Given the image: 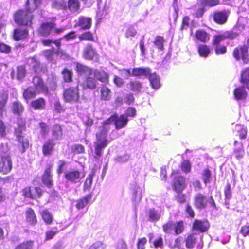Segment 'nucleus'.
Wrapping results in <instances>:
<instances>
[{
  "label": "nucleus",
  "mask_w": 249,
  "mask_h": 249,
  "mask_svg": "<svg viewBox=\"0 0 249 249\" xmlns=\"http://www.w3.org/2000/svg\"><path fill=\"white\" fill-rule=\"evenodd\" d=\"M41 0H33L34 6L31 7L29 0H27L25 8L16 11L14 14L15 22L20 26L31 27L34 16L33 12L41 4Z\"/></svg>",
  "instance_id": "obj_1"
},
{
  "label": "nucleus",
  "mask_w": 249,
  "mask_h": 249,
  "mask_svg": "<svg viewBox=\"0 0 249 249\" xmlns=\"http://www.w3.org/2000/svg\"><path fill=\"white\" fill-rule=\"evenodd\" d=\"M208 202L210 203L211 206L214 210L217 209V207L213 196L209 197L205 194L198 192L195 194L193 198V203L195 207L201 210L205 209L208 206Z\"/></svg>",
  "instance_id": "obj_2"
},
{
  "label": "nucleus",
  "mask_w": 249,
  "mask_h": 249,
  "mask_svg": "<svg viewBox=\"0 0 249 249\" xmlns=\"http://www.w3.org/2000/svg\"><path fill=\"white\" fill-rule=\"evenodd\" d=\"M179 170H173L171 173V186L176 193L182 192L186 187V178L179 174Z\"/></svg>",
  "instance_id": "obj_3"
},
{
  "label": "nucleus",
  "mask_w": 249,
  "mask_h": 249,
  "mask_svg": "<svg viewBox=\"0 0 249 249\" xmlns=\"http://www.w3.org/2000/svg\"><path fill=\"white\" fill-rule=\"evenodd\" d=\"M96 141L94 142V152L98 157L103 155L102 151L108 144L107 138V130H101L95 134Z\"/></svg>",
  "instance_id": "obj_4"
},
{
  "label": "nucleus",
  "mask_w": 249,
  "mask_h": 249,
  "mask_svg": "<svg viewBox=\"0 0 249 249\" xmlns=\"http://www.w3.org/2000/svg\"><path fill=\"white\" fill-rule=\"evenodd\" d=\"M65 102L68 103H78L80 99V93L78 86H70L65 89L62 93Z\"/></svg>",
  "instance_id": "obj_5"
},
{
  "label": "nucleus",
  "mask_w": 249,
  "mask_h": 249,
  "mask_svg": "<svg viewBox=\"0 0 249 249\" xmlns=\"http://www.w3.org/2000/svg\"><path fill=\"white\" fill-rule=\"evenodd\" d=\"M238 33L233 30H226L222 33H218L213 36L212 45H218L225 40H232L238 37Z\"/></svg>",
  "instance_id": "obj_6"
},
{
  "label": "nucleus",
  "mask_w": 249,
  "mask_h": 249,
  "mask_svg": "<svg viewBox=\"0 0 249 249\" xmlns=\"http://www.w3.org/2000/svg\"><path fill=\"white\" fill-rule=\"evenodd\" d=\"M44 190L38 186H28L24 187L22 190V195L26 198L31 199L40 198L43 195Z\"/></svg>",
  "instance_id": "obj_7"
},
{
  "label": "nucleus",
  "mask_w": 249,
  "mask_h": 249,
  "mask_svg": "<svg viewBox=\"0 0 249 249\" xmlns=\"http://www.w3.org/2000/svg\"><path fill=\"white\" fill-rule=\"evenodd\" d=\"M232 56L236 61L242 60L244 64H249V53L246 46L241 45L235 47L233 50Z\"/></svg>",
  "instance_id": "obj_8"
},
{
  "label": "nucleus",
  "mask_w": 249,
  "mask_h": 249,
  "mask_svg": "<svg viewBox=\"0 0 249 249\" xmlns=\"http://www.w3.org/2000/svg\"><path fill=\"white\" fill-rule=\"evenodd\" d=\"M32 83L34 89L39 94L47 95L49 94L48 87L40 76H34L32 78Z\"/></svg>",
  "instance_id": "obj_9"
},
{
  "label": "nucleus",
  "mask_w": 249,
  "mask_h": 249,
  "mask_svg": "<svg viewBox=\"0 0 249 249\" xmlns=\"http://www.w3.org/2000/svg\"><path fill=\"white\" fill-rule=\"evenodd\" d=\"M210 224L206 219H194L192 222L191 230L198 233H205L208 231Z\"/></svg>",
  "instance_id": "obj_10"
},
{
  "label": "nucleus",
  "mask_w": 249,
  "mask_h": 249,
  "mask_svg": "<svg viewBox=\"0 0 249 249\" xmlns=\"http://www.w3.org/2000/svg\"><path fill=\"white\" fill-rule=\"evenodd\" d=\"M12 168L13 162L11 156L9 155L2 156L0 160V174H8Z\"/></svg>",
  "instance_id": "obj_11"
},
{
  "label": "nucleus",
  "mask_w": 249,
  "mask_h": 249,
  "mask_svg": "<svg viewBox=\"0 0 249 249\" xmlns=\"http://www.w3.org/2000/svg\"><path fill=\"white\" fill-rule=\"evenodd\" d=\"M114 125L115 129L120 130L126 126L129 122V119L124 114L118 115L116 112L113 114Z\"/></svg>",
  "instance_id": "obj_12"
},
{
  "label": "nucleus",
  "mask_w": 249,
  "mask_h": 249,
  "mask_svg": "<svg viewBox=\"0 0 249 249\" xmlns=\"http://www.w3.org/2000/svg\"><path fill=\"white\" fill-rule=\"evenodd\" d=\"M55 27L56 24L53 22L42 23L37 30V33L39 36L47 37L50 35Z\"/></svg>",
  "instance_id": "obj_13"
},
{
  "label": "nucleus",
  "mask_w": 249,
  "mask_h": 249,
  "mask_svg": "<svg viewBox=\"0 0 249 249\" xmlns=\"http://www.w3.org/2000/svg\"><path fill=\"white\" fill-rule=\"evenodd\" d=\"M92 19L91 18L80 16L75 22L74 27L79 28L82 30H89L92 26Z\"/></svg>",
  "instance_id": "obj_14"
},
{
  "label": "nucleus",
  "mask_w": 249,
  "mask_h": 249,
  "mask_svg": "<svg viewBox=\"0 0 249 249\" xmlns=\"http://www.w3.org/2000/svg\"><path fill=\"white\" fill-rule=\"evenodd\" d=\"M29 36V30L27 28L18 27L13 31L12 38L16 41H22L28 38Z\"/></svg>",
  "instance_id": "obj_15"
},
{
  "label": "nucleus",
  "mask_w": 249,
  "mask_h": 249,
  "mask_svg": "<svg viewBox=\"0 0 249 249\" xmlns=\"http://www.w3.org/2000/svg\"><path fill=\"white\" fill-rule=\"evenodd\" d=\"M82 56L84 59L88 60L97 59L99 57L95 48L90 44L86 45L83 51Z\"/></svg>",
  "instance_id": "obj_16"
},
{
  "label": "nucleus",
  "mask_w": 249,
  "mask_h": 249,
  "mask_svg": "<svg viewBox=\"0 0 249 249\" xmlns=\"http://www.w3.org/2000/svg\"><path fill=\"white\" fill-rule=\"evenodd\" d=\"M42 183L47 188H51L53 186V181L51 174V167L49 166L46 168L41 176Z\"/></svg>",
  "instance_id": "obj_17"
},
{
  "label": "nucleus",
  "mask_w": 249,
  "mask_h": 249,
  "mask_svg": "<svg viewBox=\"0 0 249 249\" xmlns=\"http://www.w3.org/2000/svg\"><path fill=\"white\" fill-rule=\"evenodd\" d=\"M194 37L196 41L206 43L210 41L211 35L204 29H198L195 31Z\"/></svg>",
  "instance_id": "obj_18"
},
{
  "label": "nucleus",
  "mask_w": 249,
  "mask_h": 249,
  "mask_svg": "<svg viewBox=\"0 0 249 249\" xmlns=\"http://www.w3.org/2000/svg\"><path fill=\"white\" fill-rule=\"evenodd\" d=\"M10 75L12 79L15 78L19 81L23 80L26 75L25 66L23 65L18 66L16 71L12 69Z\"/></svg>",
  "instance_id": "obj_19"
},
{
  "label": "nucleus",
  "mask_w": 249,
  "mask_h": 249,
  "mask_svg": "<svg viewBox=\"0 0 249 249\" xmlns=\"http://www.w3.org/2000/svg\"><path fill=\"white\" fill-rule=\"evenodd\" d=\"M81 173L78 170L67 171L64 174V178L71 182L76 183L79 182L84 177Z\"/></svg>",
  "instance_id": "obj_20"
},
{
  "label": "nucleus",
  "mask_w": 249,
  "mask_h": 249,
  "mask_svg": "<svg viewBox=\"0 0 249 249\" xmlns=\"http://www.w3.org/2000/svg\"><path fill=\"white\" fill-rule=\"evenodd\" d=\"M212 17L215 23L223 25L227 22L228 16L225 11H215L213 12Z\"/></svg>",
  "instance_id": "obj_21"
},
{
  "label": "nucleus",
  "mask_w": 249,
  "mask_h": 249,
  "mask_svg": "<svg viewBox=\"0 0 249 249\" xmlns=\"http://www.w3.org/2000/svg\"><path fill=\"white\" fill-rule=\"evenodd\" d=\"M9 100V93L7 90L3 89L0 91V117L3 116L6 111V106Z\"/></svg>",
  "instance_id": "obj_22"
},
{
  "label": "nucleus",
  "mask_w": 249,
  "mask_h": 249,
  "mask_svg": "<svg viewBox=\"0 0 249 249\" xmlns=\"http://www.w3.org/2000/svg\"><path fill=\"white\" fill-rule=\"evenodd\" d=\"M18 142L17 147L18 151L21 153H24L30 146L29 140L23 135L15 136Z\"/></svg>",
  "instance_id": "obj_23"
},
{
  "label": "nucleus",
  "mask_w": 249,
  "mask_h": 249,
  "mask_svg": "<svg viewBox=\"0 0 249 249\" xmlns=\"http://www.w3.org/2000/svg\"><path fill=\"white\" fill-rule=\"evenodd\" d=\"M55 146V143L52 139L44 142L42 147V152L44 156H48L52 154Z\"/></svg>",
  "instance_id": "obj_24"
},
{
  "label": "nucleus",
  "mask_w": 249,
  "mask_h": 249,
  "mask_svg": "<svg viewBox=\"0 0 249 249\" xmlns=\"http://www.w3.org/2000/svg\"><path fill=\"white\" fill-rule=\"evenodd\" d=\"M93 197L92 193H90L85 196L76 200L75 207L77 210H81L92 201Z\"/></svg>",
  "instance_id": "obj_25"
},
{
  "label": "nucleus",
  "mask_w": 249,
  "mask_h": 249,
  "mask_svg": "<svg viewBox=\"0 0 249 249\" xmlns=\"http://www.w3.org/2000/svg\"><path fill=\"white\" fill-rule=\"evenodd\" d=\"M17 127L14 128V133L15 136L22 135V132L26 128V121L24 118L18 117L17 119Z\"/></svg>",
  "instance_id": "obj_26"
},
{
  "label": "nucleus",
  "mask_w": 249,
  "mask_h": 249,
  "mask_svg": "<svg viewBox=\"0 0 249 249\" xmlns=\"http://www.w3.org/2000/svg\"><path fill=\"white\" fill-rule=\"evenodd\" d=\"M26 220L30 225L35 226L37 223V218L34 210L29 207L25 212Z\"/></svg>",
  "instance_id": "obj_27"
},
{
  "label": "nucleus",
  "mask_w": 249,
  "mask_h": 249,
  "mask_svg": "<svg viewBox=\"0 0 249 249\" xmlns=\"http://www.w3.org/2000/svg\"><path fill=\"white\" fill-rule=\"evenodd\" d=\"M75 71L78 75H91L93 73V69L83 64L77 62L75 64Z\"/></svg>",
  "instance_id": "obj_28"
},
{
  "label": "nucleus",
  "mask_w": 249,
  "mask_h": 249,
  "mask_svg": "<svg viewBox=\"0 0 249 249\" xmlns=\"http://www.w3.org/2000/svg\"><path fill=\"white\" fill-rule=\"evenodd\" d=\"M233 96L235 99L237 100H244L248 96V92L245 87L239 86L235 88L233 91Z\"/></svg>",
  "instance_id": "obj_29"
},
{
  "label": "nucleus",
  "mask_w": 249,
  "mask_h": 249,
  "mask_svg": "<svg viewBox=\"0 0 249 249\" xmlns=\"http://www.w3.org/2000/svg\"><path fill=\"white\" fill-rule=\"evenodd\" d=\"M99 97L102 101H109L112 98L111 89L106 85H102L99 90Z\"/></svg>",
  "instance_id": "obj_30"
},
{
  "label": "nucleus",
  "mask_w": 249,
  "mask_h": 249,
  "mask_svg": "<svg viewBox=\"0 0 249 249\" xmlns=\"http://www.w3.org/2000/svg\"><path fill=\"white\" fill-rule=\"evenodd\" d=\"M234 152L235 154V157L237 159H241L243 157L245 154V150L242 141H239L235 140L233 142Z\"/></svg>",
  "instance_id": "obj_31"
},
{
  "label": "nucleus",
  "mask_w": 249,
  "mask_h": 249,
  "mask_svg": "<svg viewBox=\"0 0 249 249\" xmlns=\"http://www.w3.org/2000/svg\"><path fill=\"white\" fill-rule=\"evenodd\" d=\"M11 110L14 115L20 116L24 112V107L21 102L15 101L12 103Z\"/></svg>",
  "instance_id": "obj_32"
},
{
  "label": "nucleus",
  "mask_w": 249,
  "mask_h": 249,
  "mask_svg": "<svg viewBox=\"0 0 249 249\" xmlns=\"http://www.w3.org/2000/svg\"><path fill=\"white\" fill-rule=\"evenodd\" d=\"M40 216L46 225L53 224L54 217L51 212L48 209H44L39 212Z\"/></svg>",
  "instance_id": "obj_33"
},
{
  "label": "nucleus",
  "mask_w": 249,
  "mask_h": 249,
  "mask_svg": "<svg viewBox=\"0 0 249 249\" xmlns=\"http://www.w3.org/2000/svg\"><path fill=\"white\" fill-rule=\"evenodd\" d=\"M95 78L98 81L107 84L109 82V74L103 70H95L93 71Z\"/></svg>",
  "instance_id": "obj_34"
},
{
  "label": "nucleus",
  "mask_w": 249,
  "mask_h": 249,
  "mask_svg": "<svg viewBox=\"0 0 249 249\" xmlns=\"http://www.w3.org/2000/svg\"><path fill=\"white\" fill-rule=\"evenodd\" d=\"M52 135L54 140H60L63 135V126L59 124H55L51 129Z\"/></svg>",
  "instance_id": "obj_35"
},
{
  "label": "nucleus",
  "mask_w": 249,
  "mask_h": 249,
  "mask_svg": "<svg viewBox=\"0 0 249 249\" xmlns=\"http://www.w3.org/2000/svg\"><path fill=\"white\" fill-rule=\"evenodd\" d=\"M46 102L43 97L32 100L30 106L35 110H43L45 108Z\"/></svg>",
  "instance_id": "obj_36"
},
{
  "label": "nucleus",
  "mask_w": 249,
  "mask_h": 249,
  "mask_svg": "<svg viewBox=\"0 0 249 249\" xmlns=\"http://www.w3.org/2000/svg\"><path fill=\"white\" fill-rule=\"evenodd\" d=\"M147 77L152 88L157 89L160 87V79L156 72L151 73V71L150 70V74L148 75Z\"/></svg>",
  "instance_id": "obj_37"
},
{
  "label": "nucleus",
  "mask_w": 249,
  "mask_h": 249,
  "mask_svg": "<svg viewBox=\"0 0 249 249\" xmlns=\"http://www.w3.org/2000/svg\"><path fill=\"white\" fill-rule=\"evenodd\" d=\"M150 69L149 68H134L132 70L131 76L135 77L144 76L147 77L150 74Z\"/></svg>",
  "instance_id": "obj_38"
},
{
  "label": "nucleus",
  "mask_w": 249,
  "mask_h": 249,
  "mask_svg": "<svg viewBox=\"0 0 249 249\" xmlns=\"http://www.w3.org/2000/svg\"><path fill=\"white\" fill-rule=\"evenodd\" d=\"M81 4L79 0H68L67 5L66 4V10H69L72 13L79 11Z\"/></svg>",
  "instance_id": "obj_39"
},
{
  "label": "nucleus",
  "mask_w": 249,
  "mask_h": 249,
  "mask_svg": "<svg viewBox=\"0 0 249 249\" xmlns=\"http://www.w3.org/2000/svg\"><path fill=\"white\" fill-rule=\"evenodd\" d=\"M38 94V93L31 87H27L22 92V97L26 101L34 98Z\"/></svg>",
  "instance_id": "obj_40"
},
{
  "label": "nucleus",
  "mask_w": 249,
  "mask_h": 249,
  "mask_svg": "<svg viewBox=\"0 0 249 249\" xmlns=\"http://www.w3.org/2000/svg\"><path fill=\"white\" fill-rule=\"evenodd\" d=\"M82 86L84 89H94L97 86L96 80L93 77L88 76L84 80Z\"/></svg>",
  "instance_id": "obj_41"
},
{
  "label": "nucleus",
  "mask_w": 249,
  "mask_h": 249,
  "mask_svg": "<svg viewBox=\"0 0 249 249\" xmlns=\"http://www.w3.org/2000/svg\"><path fill=\"white\" fill-rule=\"evenodd\" d=\"M197 53L200 57L206 58L211 53L210 47L206 44H200L197 46Z\"/></svg>",
  "instance_id": "obj_42"
},
{
  "label": "nucleus",
  "mask_w": 249,
  "mask_h": 249,
  "mask_svg": "<svg viewBox=\"0 0 249 249\" xmlns=\"http://www.w3.org/2000/svg\"><path fill=\"white\" fill-rule=\"evenodd\" d=\"M95 175V169H93L89 173L88 177L86 178L84 182V184L83 186V190L84 191H88L90 189L92 184L93 178Z\"/></svg>",
  "instance_id": "obj_43"
},
{
  "label": "nucleus",
  "mask_w": 249,
  "mask_h": 249,
  "mask_svg": "<svg viewBox=\"0 0 249 249\" xmlns=\"http://www.w3.org/2000/svg\"><path fill=\"white\" fill-rule=\"evenodd\" d=\"M197 241L196 233H192L189 234L185 239V246L187 248L192 249Z\"/></svg>",
  "instance_id": "obj_44"
},
{
  "label": "nucleus",
  "mask_w": 249,
  "mask_h": 249,
  "mask_svg": "<svg viewBox=\"0 0 249 249\" xmlns=\"http://www.w3.org/2000/svg\"><path fill=\"white\" fill-rule=\"evenodd\" d=\"M61 74L65 83H70L72 82L73 72L71 70L65 68L63 69Z\"/></svg>",
  "instance_id": "obj_45"
},
{
  "label": "nucleus",
  "mask_w": 249,
  "mask_h": 249,
  "mask_svg": "<svg viewBox=\"0 0 249 249\" xmlns=\"http://www.w3.org/2000/svg\"><path fill=\"white\" fill-rule=\"evenodd\" d=\"M147 215L148 217V220L151 222L158 221L160 217V213L154 208L149 209L147 212Z\"/></svg>",
  "instance_id": "obj_46"
},
{
  "label": "nucleus",
  "mask_w": 249,
  "mask_h": 249,
  "mask_svg": "<svg viewBox=\"0 0 249 249\" xmlns=\"http://www.w3.org/2000/svg\"><path fill=\"white\" fill-rule=\"evenodd\" d=\"M130 89L135 93H139L142 88V84L139 81H130L128 83Z\"/></svg>",
  "instance_id": "obj_47"
},
{
  "label": "nucleus",
  "mask_w": 249,
  "mask_h": 249,
  "mask_svg": "<svg viewBox=\"0 0 249 249\" xmlns=\"http://www.w3.org/2000/svg\"><path fill=\"white\" fill-rule=\"evenodd\" d=\"M78 39L80 41H94L93 34L89 31L83 32L78 36Z\"/></svg>",
  "instance_id": "obj_48"
},
{
  "label": "nucleus",
  "mask_w": 249,
  "mask_h": 249,
  "mask_svg": "<svg viewBox=\"0 0 249 249\" xmlns=\"http://www.w3.org/2000/svg\"><path fill=\"white\" fill-rule=\"evenodd\" d=\"M174 225V230L175 234L178 235L183 233L185 229L184 223L183 220L175 222Z\"/></svg>",
  "instance_id": "obj_49"
},
{
  "label": "nucleus",
  "mask_w": 249,
  "mask_h": 249,
  "mask_svg": "<svg viewBox=\"0 0 249 249\" xmlns=\"http://www.w3.org/2000/svg\"><path fill=\"white\" fill-rule=\"evenodd\" d=\"M164 38L160 36H156L153 42L155 46L160 51L164 50Z\"/></svg>",
  "instance_id": "obj_50"
},
{
  "label": "nucleus",
  "mask_w": 249,
  "mask_h": 249,
  "mask_svg": "<svg viewBox=\"0 0 249 249\" xmlns=\"http://www.w3.org/2000/svg\"><path fill=\"white\" fill-rule=\"evenodd\" d=\"M52 8L57 9L66 10V3L64 0H54L51 4Z\"/></svg>",
  "instance_id": "obj_51"
},
{
  "label": "nucleus",
  "mask_w": 249,
  "mask_h": 249,
  "mask_svg": "<svg viewBox=\"0 0 249 249\" xmlns=\"http://www.w3.org/2000/svg\"><path fill=\"white\" fill-rule=\"evenodd\" d=\"M180 168L182 172L187 174L191 170V164L189 160H184L181 162Z\"/></svg>",
  "instance_id": "obj_52"
},
{
  "label": "nucleus",
  "mask_w": 249,
  "mask_h": 249,
  "mask_svg": "<svg viewBox=\"0 0 249 249\" xmlns=\"http://www.w3.org/2000/svg\"><path fill=\"white\" fill-rule=\"evenodd\" d=\"M214 47V52L216 55L225 54L227 52V47L224 45H213Z\"/></svg>",
  "instance_id": "obj_53"
},
{
  "label": "nucleus",
  "mask_w": 249,
  "mask_h": 249,
  "mask_svg": "<svg viewBox=\"0 0 249 249\" xmlns=\"http://www.w3.org/2000/svg\"><path fill=\"white\" fill-rule=\"evenodd\" d=\"M175 222L169 220L162 225L163 231L165 233H170L174 230Z\"/></svg>",
  "instance_id": "obj_54"
},
{
  "label": "nucleus",
  "mask_w": 249,
  "mask_h": 249,
  "mask_svg": "<svg viewBox=\"0 0 249 249\" xmlns=\"http://www.w3.org/2000/svg\"><path fill=\"white\" fill-rule=\"evenodd\" d=\"M190 18L188 16H184L181 20V23L179 27V30L183 32L187 29L190 25Z\"/></svg>",
  "instance_id": "obj_55"
},
{
  "label": "nucleus",
  "mask_w": 249,
  "mask_h": 249,
  "mask_svg": "<svg viewBox=\"0 0 249 249\" xmlns=\"http://www.w3.org/2000/svg\"><path fill=\"white\" fill-rule=\"evenodd\" d=\"M33 246V241L23 242L17 245L15 249H32Z\"/></svg>",
  "instance_id": "obj_56"
},
{
  "label": "nucleus",
  "mask_w": 249,
  "mask_h": 249,
  "mask_svg": "<svg viewBox=\"0 0 249 249\" xmlns=\"http://www.w3.org/2000/svg\"><path fill=\"white\" fill-rule=\"evenodd\" d=\"M85 151V147L82 144H75L71 146V152L74 154L84 153Z\"/></svg>",
  "instance_id": "obj_57"
},
{
  "label": "nucleus",
  "mask_w": 249,
  "mask_h": 249,
  "mask_svg": "<svg viewBox=\"0 0 249 249\" xmlns=\"http://www.w3.org/2000/svg\"><path fill=\"white\" fill-rule=\"evenodd\" d=\"M202 176L203 177V181L205 184H206L210 181L211 172L209 168H205L203 170Z\"/></svg>",
  "instance_id": "obj_58"
},
{
  "label": "nucleus",
  "mask_w": 249,
  "mask_h": 249,
  "mask_svg": "<svg viewBox=\"0 0 249 249\" xmlns=\"http://www.w3.org/2000/svg\"><path fill=\"white\" fill-rule=\"evenodd\" d=\"M219 0H202L201 4L204 6L213 7L219 4Z\"/></svg>",
  "instance_id": "obj_59"
},
{
  "label": "nucleus",
  "mask_w": 249,
  "mask_h": 249,
  "mask_svg": "<svg viewBox=\"0 0 249 249\" xmlns=\"http://www.w3.org/2000/svg\"><path fill=\"white\" fill-rule=\"evenodd\" d=\"M111 123L114 124L113 114L110 115V117L107 120H105L102 123V126L103 127L102 130H107V131Z\"/></svg>",
  "instance_id": "obj_60"
},
{
  "label": "nucleus",
  "mask_w": 249,
  "mask_h": 249,
  "mask_svg": "<svg viewBox=\"0 0 249 249\" xmlns=\"http://www.w3.org/2000/svg\"><path fill=\"white\" fill-rule=\"evenodd\" d=\"M225 199L226 200L230 199L232 197V193L231 186L230 183H227L224 190Z\"/></svg>",
  "instance_id": "obj_61"
},
{
  "label": "nucleus",
  "mask_w": 249,
  "mask_h": 249,
  "mask_svg": "<svg viewBox=\"0 0 249 249\" xmlns=\"http://www.w3.org/2000/svg\"><path fill=\"white\" fill-rule=\"evenodd\" d=\"M136 34V30L131 25L128 26L125 31V36L127 38L134 37Z\"/></svg>",
  "instance_id": "obj_62"
},
{
  "label": "nucleus",
  "mask_w": 249,
  "mask_h": 249,
  "mask_svg": "<svg viewBox=\"0 0 249 249\" xmlns=\"http://www.w3.org/2000/svg\"><path fill=\"white\" fill-rule=\"evenodd\" d=\"M154 247L155 249H162L164 246L163 240L161 236L156 238L153 242Z\"/></svg>",
  "instance_id": "obj_63"
},
{
  "label": "nucleus",
  "mask_w": 249,
  "mask_h": 249,
  "mask_svg": "<svg viewBox=\"0 0 249 249\" xmlns=\"http://www.w3.org/2000/svg\"><path fill=\"white\" fill-rule=\"evenodd\" d=\"M175 199L179 204L184 203L186 201V196L184 194L181 193H177L175 196Z\"/></svg>",
  "instance_id": "obj_64"
}]
</instances>
